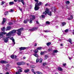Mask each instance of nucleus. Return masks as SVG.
Returning a JSON list of instances; mask_svg holds the SVG:
<instances>
[{"label":"nucleus","instance_id":"nucleus-27","mask_svg":"<svg viewBox=\"0 0 74 74\" xmlns=\"http://www.w3.org/2000/svg\"><path fill=\"white\" fill-rule=\"evenodd\" d=\"M50 31L49 30H46L43 31V32L45 33H48Z\"/></svg>","mask_w":74,"mask_h":74},{"label":"nucleus","instance_id":"nucleus-53","mask_svg":"<svg viewBox=\"0 0 74 74\" xmlns=\"http://www.w3.org/2000/svg\"><path fill=\"white\" fill-rule=\"evenodd\" d=\"M19 10L21 11H22V9L20 7H19Z\"/></svg>","mask_w":74,"mask_h":74},{"label":"nucleus","instance_id":"nucleus-62","mask_svg":"<svg viewBox=\"0 0 74 74\" xmlns=\"http://www.w3.org/2000/svg\"><path fill=\"white\" fill-rule=\"evenodd\" d=\"M36 23H37L38 24V21H36Z\"/></svg>","mask_w":74,"mask_h":74},{"label":"nucleus","instance_id":"nucleus-21","mask_svg":"<svg viewBox=\"0 0 74 74\" xmlns=\"http://www.w3.org/2000/svg\"><path fill=\"white\" fill-rule=\"evenodd\" d=\"M33 55L34 56H35V57H36V58H38V55L36 53L34 54Z\"/></svg>","mask_w":74,"mask_h":74},{"label":"nucleus","instance_id":"nucleus-11","mask_svg":"<svg viewBox=\"0 0 74 74\" xmlns=\"http://www.w3.org/2000/svg\"><path fill=\"white\" fill-rule=\"evenodd\" d=\"M48 55H45L44 56V60H47V59H48Z\"/></svg>","mask_w":74,"mask_h":74},{"label":"nucleus","instance_id":"nucleus-22","mask_svg":"<svg viewBox=\"0 0 74 74\" xmlns=\"http://www.w3.org/2000/svg\"><path fill=\"white\" fill-rule=\"evenodd\" d=\"M11 27L10 26H8V27H7V28L6 29V30H10V29H11Z\"/></svg>","mask_w":74,"mask_h":74},{"label":"nucleus","instance_id":"nucleus-33","mask_svg":"<svg viewBox=\"0 0 74 74\" xmlns=\"http://www.w3.org/2000/svg\"><path fill=\"white\" fill-rule=\"evenodd\" d=\"M46 25H49L50 24V22L48 21H47L46 22Z\"/></svg>","mask_w":74,"mask_h":74},{"label":"nucleus","instance_id":"nucleus-30","mask_svg":"<svg viewBox=\"0 0 74 74\" xmlns=\"http://www.w3.org/2000/svg\"><path fill=\"white\" fill-rule=\"evenodd\" d=\"M42 49V47H39L37 48V49H38V50H41Z\"/></svg>","mask_w":74,"mask_h":74},{"label":"nucleus","instance_id":"nucleus-45","mask_svg":"<svg viewBox=\"0 0 74 74\" xmlns=\"http://www.w3.org/2000/svg\"><path fill=\"white\" fill-rule=\"evenodd\" d=\"M7 14H8V12H5V15H7Z\"/></svg>","mask_w":74,"mask_h":74},{"label":"nucleus","instance_id":"nucleus-7","mask_svg":"<svg viewBox=\"0 0 74 74\" xmlns=\"http://www.w3.org/2000/svg\"><path fill=\"white\" fill-rule=\"evenodd\" d=\"M25 64V63L24 62H18L17 63V65L18 66H20V65H23Z\"/></svg>","mask_w":74,"mask_h":74},{"label":"nucleus","instance_id":"nucleus-56","mask_svg":"<svg viewBox=\"0 0 74 74\" xmlns=\"http://www.w3.org/2000/svg\"><path fill=\"white\" fill-rule=\"evenodd\" d=\"M69 60H71V59H72V58L71 57H69Z\"/></svg>","mask_w":74,"mask_h":74},{"label":"nucleus","instance_id":"nucleus-26","mask_svg":"<svg viewBox=\"0 0 74 74\" xmlns=\"http://www.w3.org/2000/svg\"><path fill=\"white\" fill-rule=\"evenodd\" d=\"M33 20L32 19V18H30V21H29L30 23L31 24V23H33V21H33Z\"/></svg>","mask_w":74,"mask_h":74},{"label":"nucleus","instance_id":"nucleus-58","mask_svg":"<svg viewBox=\"0 0 74 74\" xmlns=\"http://www.w3.org/2000/svg\"><path fill=\"white\" fill-rule=\"evenodd\" d=\"M34 46L35 47H36V46H37V44L35 43V44L34 45Z\"/></svg>","mask_w":74,"mask_h":74},{"label":"nucleus","instance_id":"nucleus-25","mask_svg":"<svg viewBox=\"0 0 74 74\" xmlns=\"http://www.w3.org/2000/svg\"><path fill=\"white\" fill-rule=\"evenodd\" d=\"M5 2L4 1H2L1 2V5H3V4H5Z\"/></svg>","mask_w":74,"mask_h":74},{"label":"nucleus","instance_id":"nucleus-5","mask_svg":"<svg viewBox=\"0 0 74 74\" xmlns=\"http://www.w3.org/2000/svg\"><path fill=\"white\" fill-rule=\"evenodd\" d=\"M10 40H12V42H13L12 45H14L15 44V39H13L12 37H11L10 38Z\"/></svg>","mask_w":74,"mask_h":74},{"label":"nucleus","instance_id":"nucleus-13","mask_svg":"<svg viewBox=\"0 0 74 74\" xmlns=\"http://www.w3.org/2000/svg\"><path fill=\"white\" fill-rule=\"evenodd\" d=\"M10 65H9V64H7L5 66V70H8V67H9Z\"/></svg>","mask_w":74,"mask_h":74},{"label":"nucleus","instance_id":"nucleus-9","mask_svg":"<svg viewBox=\"0 0 74 74\" xmlns=\"http://www.w3.org/2000/svg\"><path fill=\"white\" fill-rule=\"evenodd\" d=\"M6 21V18H3V21L2 22V25H3L4 24V23H5V22Z\"/></svg>","mask_w":74,"mask_h":74},{"label":"nucleus","instance_id":"nucleus-19","mask_svg":"<svg viewBox=\"0 0 74 74\" xmlns=\"http://www.w3.org/2000/svg\"><path fill=\"white\" fill-rule=\"evenodd\" d=\"M31 18H32V20H34V19H35V16H32V15H31Z\"/></svg>","mask_w":74,"mask_h":74},{"label":"nucleus","instance_id":"nucleus-37","mask_svg":"<svg viewBox=\"0 0 74 74\" xmlns=\"http://www.w3.org/2000/svg\"><path fill=\"white\" fill-rule=\"evenodd\" d=\"M25 73H27L29 71V69H26L25 71Z\"/></svg>","mask_w":74,"mask_h":74},{"label":"nucleus","instance_id":"nucleus-59","mask_svg":"<svg viewBox=\"0 0 74 74\" xmlns=\"http://www.w3.org/2000/svg\"><path fill=\"white\" fill-rule=\"evenodd\" d=\"M5 74H10V73L8 72H7Z\"/></svg>","mask_w":74,"mask_h":74},{"label":"nucleus","instance_id":"nucleus-43","mask_svg":"<svg viewBox=\"0 0 74 74\" xmlns=\"http://www.w3.org/2000/svg\"><path fill=\"white\" fill-rule=\"evenodd\" d=\"M44 52H41L40 53V54L41 55H43L44 54Z\"/></svg>","mask_w":74,"mask_h":74},{"label":"nucleus","instance_id":"nucleus-3","mask_svg":"<svg viewBox=\"0 0 74 74\" xmlns=\"http://www.w3.org/2000/svg\"><path fill=\"white\" fill-rule=\"evenodd\" d=\"M43 14L46 15L47 14L49 16L52 15V12L50 11H49V10L47 8H46L45 10V11L43 13Z\"/></svg>","mask_w":74,"mask_h":74},{"label":"nucleus","instance_id":"nucleus-20","mask_svg":"<svg viewBox=\"0 0 74 74\" xmlns=\"http://www.w3.org/2000/svg\"><path fill=\"white\" fill-rule=\"evenodd\" d=\"M27 22H29V20H25L23 21V23H27Z\"/></svg>","mask_w":74,"mask_h":74},{"label":"nucleus","instance_id":"nucleus-15","mask_svg":"<svg viewBox=\"0 0 74 74\" xmlns=\"http://www.w3.org/2000/svg\"><path fill=\"white\" fill-rule=\"evenodd\" d=\"M18 2H22L23 4L24 5L25 4V3L24 1H23V0H18Z\"/></svg>","mask_w":74,"mask_h":74},{"label":"nucleus","instance_id":"nucleus-39","mask_svg":"<svg viewBox=\"0 0 74 74\" xmlns=\"http://www.w3.org/2000/svg\"><path fill=\"white\" fill-rule=\"evenodd\" d=\"M70 3V2L69 1H67L66 2V4H69Z\"/></svg>","mask_w":74,"mask_h":74},{"label":"nucleus","instance_id":"nucleus-50","mask_svg":"<svg viewBox=\"0 0 74 74\" xmlns=\"http://www.w3.org/2000/svg\"><path fill=\"white\" fill-rule=\"evenodd\" d=\"M35 1H36V2L37 3L38 2V0H34Z\"/></svg>","mask_w":74,"mask_h":74},{"label":"nucleus","instance_id":"nucleus-2","mask_svg":"<svg viewBox=\"0 0 74 74\" xmlns=\"http://www.w3.org/2000/svg\"><path fill=\"white\" fill-rule=\"evenodd\" d=\"M41 2H39L38 3H36L35 5L34 10L35 11H37L39 9H40V5H41Z\"/></svg>","mask_w":74,"mask_h":74},{"label":"nucleus","instance_id":"nucleus-42","mask_svg":"<svg viewBox=\"0 0 74 74\" xmlns=\"http://www.w3.org/2000/svg\"><path fill=\"white\" fill-rule=\"evenodd\" d=\"M46 65H47L46 63L45 62V63H43V66H46Z\"/></svg>","mask_w":74,"mask_h":74},{"label":"nucleus","instance_id":"nucleus-40","mask_svg":"<svg viewBox=\"0 0 74 74\" xmlns=\"http://www.w3.org/2000/svg\"><path fill=\"white\" fill-rule=\"evenodd\" d=\"M38 62H39V59L38 58L36 60V62L38 63Z\"/></svg>","mask_w":74,"mask_h":74},{"label":"nucleus","instance_id":"nucleus-63","mask_svg":"<svg viewBox=\"0 0 74 74\" xmlns=\"http://www.w3.org/2000/svg\"><path fill=\"white\" fill-rule=\"evenodd\" d=\"M52 55H55V53H52Z\"/></svg>","mask_w":74,"mask_h":74},{"label":"nucleus","instance_id":"nucleus-34","mask_svg":"<svg viewBox=\"0 0 74 74\" xmlns=\"http://www.w3.org/2000/svg\"><path fill=\"white\" fill-rule=\"evenodd\" d=\"M42 58H40V59L39 60V62L40 63H41L42 62Z\"/></svg>","mask_w":74,"mask_h":74},{"label":"nucleus","instance_id":"nucleus-60","mask_svg":"<svg viewBox=\"0 0 74 74\" xmlns=\"http://www.w3.org/2000/svg\"><path fill=\"white\" fill-rule=\"evenodd\" d=\"M73 35H74V30H73Z\"/></svg>","mask_w":74,"mask_h":74},{"label":"nucleus","instance_id":"nucleus-46","mask_svg":"<svg viewBox=\"0 0 74 74\" xmlns=\"http://www.w3.org/2000/svg\"><path fill=\"white\" fill-rule=\"evenodd\" d=\"M9 25H12V23L11 22H9L8 23Z\"/></svg>","mask_w":74,"mask_h":74},{"label":"nucleus","instance_id":"nucleus-51","mask_svg":"<svg viewBox=\"0 0 74 74\" xmlns=\"http://www.w3.org/2000/svg\"><path fill=\"white\" fill-rule=\"evenodd\" d=\"M19 73H20L19 72H16V74H19Z\"/></svg>","mask_w":74,"mask_h":74},{"label":"nucleus","instance_id":"nucleus-47","mask_svg":"<svg viewBox=\"0 0 74 74\" xmlns=\"http://www.w3.org/2000/svg\"><path fill=\"white\" fill-rule=\"evenodd\" d=\"M10 12H14V10L12 9H11L10 10Z\"/></svg>","mask_w":74,"mask_h":74},{"label":"nucleus","instance_id":"nucleus-23","mask_svg":"<svg viewBox=\"0 0 74 74\" xmlns=\"http://www.w3.org/2000/svg\"><path fill=\"white\" fill-rule=\"evenodd\" d=\"M68 41L71 44H72V40L71 39H69L68 40Z\"/></svg>","mask_w":74,"mask_h":74},{"label":"nucleus","instance_id":"nucleus-18","mask_svg":"<svg viewBox=\"0 0 74 74\" xmlns=\"http://www.w3.org/2000/svg\"><path fill=\"white\" fill-rule=\"evenodd\" d=\"M9 3L10 5H11L14 4V2H9Z\"/></svg>","mask_w":74,"mask_h":74},{"label":"nucleus","instance_id":"nucleus-12","mask_svg":"<svg viewBox=\"0 0 74 74\" xmlns=\"http://www.w3.org/2000/svg\"><path fill=\"white\" fill-rule=\"evenodd\" d=\"M26 48H27V47H22L19 48V49L22 50H23L24 49H26Z\"/></svg>","mask_w":74,"mask_h":74},{"label":"nucleus","instance_id":"nucleus-10","mask_svg":"<svg viewBox=\"0 0 74 74\" xmlns=\"http://www.w3.org/2000/svg\"><path fill=\"white\" fill-rule=\"evenodd\" d=\"M52 11L53 12H55L56 11V8H55V7H52L51 9Z\"/></svg>","mask_w":74,"mask_h":74},{"label":"nucleus","instance_id":"nucleus-44","mask_svg":"<svg viewBox=\"0 0 74 74\" xmlns=\"http://www.w3.org/2000/svg\"><path fill=\"white\" fill-rule=\"evenodd\" d=\"M41 17L42 18H45V16L44 15H42Z\"/></svg>","mask_w":74,"mask_h":74},{"label":"nucleus","instance_id":"nucleus-41","mask_svg":"<svg viewBox=\"0 0 74 74\" xmlns=\"http://www.w3.org/2000/svg\"><path fill=\"white\" fill-rule=\"evenodd\" d=\"M52 48H50L49 49H48V51L49 52H50V51H52Z\"/></svg>","mask_w":74,"mask_h":74},{"label":"nucleus","instance_id":"nucleus-24","mask_svg":"<svg viewBox=\"0 0 74 74\" xmlns=\"http://www.w3.org/2000/svg\"><path fill=\"white\" fill-rule=\"evenodd\" d=\"M22 68H20V69H18V71L20 73H21L22 72Z\"/></svg>","mask_w":74,"mask_h":74},{"label":"nucleus","instance_id":"nucleus-49","mask_svg":"<svg viewBox=\"0 0 74 74\" xmlns=\"http://www.w3.org/2000/svg\"><path fill=\"white\" fill-rule=\"evenodd\" d=\"M73 15H71V19H73Z\"/></svg>","mask_w":74,"mask_h":74},{"label":"nucleus","instance_id":"nucleus-57","mask_svg":"<svg viewBox=\"0 0 74 74\" xmlns=\"http://www.w3.org/2000/svg\"><path fill=\"white\" fill-rule=\"evenodd\" d=\"M68 20H71V18H68Z\"/></svg>","mask_w":74,"mask_h":74},{"label":"nucleus","instance_id":"nucleus-36","mask_svg":"<svg viewBox=\"0 0 74 74\" xmlns=\"http://www.w3.org/2000/svg\"><path fill=\"white\" fill-rule=\"evenodd\" d=\"M34 52L35 53H38V50H37V49H36L34 51Z\"/></svg>","mask_w":74,"mask_h":74},{"label":"nucleus","instance_id":"nucleus-1","mask_svg":"<svg viewBox=\"0 0 74 74\" xmlns=\"http://www.w3.org/2000/svg\"><path fill=\"white\" fill-rule=\"evenodd\" d=\"M23 28H21L18 29H17L16 30H13L11 32H10L9 33L7 34V33L5 32H2L0 33V39L1 38L3 37V34H6V36H14L15 34V32H17V34L18 36H21V32L23 31Z\"/></svg>","mask_w":74,"mask_h":74},{"label":"nucleus","instance_id":"nucleus-35","mask_svg":"<svg viewBox=\"0 0 74 74\" xmlns=\"http://www.w3.org/2000/svg\"><path fill=\"white\" fill-rule=\"evenodd\" d=\"M69 31V29H67L65 30V33H67Z\"/></svg>","mask_w":74,"mask_h":74},{"label":"nucleus","instance_id":"nucleus-48","mask_svg":"<svg viewBox=\"0 0 74 74\" xmlns=\"http://www.w3.org/2000/svg\"><path fill=\"white\" fill-rule=\"evenodd\" d=\"M49 5L48 3H47L45 5V6H47Z\"/></svg>","mask_w":74,"mask_h":74},{"label":"nucleus","instance_id":"nucleus-28","mask_svg":"<svg viewBox=\"0 0 74 74\" xmlns=\"http://www.w3.org/2000/svg\"><path fill=\"white\" fill-rule=\"evenodd\" d=\"M51 44V43L50 42H47V46H49Z\"/></svg>","mask_w":74,"mask_h":74},{"label":"nucleus","instance_id":"nucleus-64","mask_svg":"<svg viewBox=\"0 0 74 74\" xmlns=\"http://www.w3.org/2000/svg\"><path fill=\"white\" fill-rule=\"evenodd\" d=\"M34 74H36V73L35 72H34Z\"/></svg>","mask_w":74,"mask_h":74},{"label":"nucleus","instance_id":"nucleus-14","mask_svg":"<svg viewBox=\"0 0 74 74\" xmlns=\"http://www.w3.org/2000/svg\"><path fill=\"white\" fill-rule=\"evenodd\" d=\"M11 58H12V59H15L16 58V55H12L11 56Z\"/></svg>","mask_w":74,"mask_h":74},{"label":"nucleus","instance_id":"nucleus-38","mask_svg":"<svg viewBox=\"0 0 74 74\" xmlns=\"http://www.w3.org/2000/svg\"><path fill=\"white\" fill-rule=\"evenodd\" d=\"M36 73L38 74H42L41 72L39 71L37 72Z\"/></svg>","mask_w":74,"mask_h":74},{"label":"nucleus","instance_id":"nucleus-16","mask_svg":"<svg viewBox=\"0 0 74 74\" xmlns=\"http://www.w3.org/2000/svg\"><path fill=\"white\" fill-rule=\"evenodd\" d=\"M58 70L59 71H62L63 70V69L61 67H58Z\"/></svg>","mask_w":74,"mask_h":74},{"label":"nucleus","instance_id":"nucleus-29","mask_svg":"<svg viewBox=\"0 0 74 74\" xmlns=\"http://www.w3.org/2000/svg\"><path fill=\"white\" fill-rule=\"evenodd\" d=\"M2 32H4L5 31V27H3L1 29Z\"/></svg>","mask_w":74,"mask_h":74},{"label":"nucleus","instance_id":"nucleus-31","mask_svg":"<svg viewBox=\"0 0 74 74\" xmlns=\"http://www.w3.org/2000/svg\"><path fill=\"white\" fill-rule=\"evenodd\" d=\"M53 52L54 53H57V52H58V51L57 50H54L53 51Z\"/></svg>","mask_w":74,"mask_h":74},{"label":"nucleus","instance_id":"nucleus-61","mask_svg":"<svg viewBox=\"0 0 74 74\" xmlns=\"http://www.w3.org/2000/svg\"><path fill=\"white\" fill-rule=\"evenodd\" d=\"M61 46L62 47H63V44H61Z\"/></svg>","mask_w":74,"mask_h":74},{"label":"nucleus","instance_id":"nucleus-6","mask_svg":"<svg viewBox=\"0 0 74 74\" xmlns=\"http://www.w3.org/2000/svg\"><path fill=\"white\" fill-rule=\"evenodd\" d=\"M38 29V27H34L32 29H29V30H30V31H33L34 30H37V29Z\"/></svg>","mask_w":74,"mask_h":74},{"label":"nucleus","instance_id":"nucleus-17","mask_svg":"<svg viewBox=\"0 0 74 74\" xmlns=\"http://www.w3.org/2000/svg\"><path fill=\"white\" fill-rule=\"evenodd\" d=\"M61 23L62 25V26H65L66 25V23L65 22H62Z\"/></svg>","mask_w":74,"mask_h":74},{"label":"nucleus","instance_id":"nucleus-8","mask_svg":"<svg viewBox=\"0 0 74 74\" xmlns=\"http://www.w3.org/2000/svg\"><path fill=\"white\" fill-rule=\"evenodd\" d=\"M2 63V64H3V63H8V62H6L5 61H4L3 60H2L0 62V63Z\"/></svg>","mask_w":74,"mask_h":74},{"label":"nucleus","instance_id":"nucleus-4","mask_svg":"<svg viewBox=\"0 0 74 74\" xmlns=\"http://www.w3.org/2000/svg\"><path fill=\"white\" fill-rule=\"evenodd\" d=\"M8 36H6L5 37L3 38L4 42L6 43H7V42L8 41V38H9Z\"/></svg>","mask_w":74,"mask_h":74},{"label":"nucleus","instance_id":"nucleus-54","mask_svg":"<svg viewBox=\"0 0 74 74\" xmlns=\"http://www.w3.org/2000/svg\"><path fill=\"white\" fill-rule=\"evenodd\" d=\"M31 70L32 72H33V73L34 72V69H32Z\"/></svg>","mask_w":74,"mask_h":74},{"label":"nucleus","instance_id":"nucleus-52","mask_svg":"<svg viewBox=\"0 0 74 74\" xmlns=\"http://www.w3.org/2000/svg\"><path fill=\"white\" fill-rule=\"evenodd\" d=\"M66 63H64V64H63V66H66Z\"/></svg>","mask_w":74,"mask_h":74},{"label":"nucleus","instance_id":"nucleus-32","mask_svg":"<svg viewBox=\"0 0 74 74\" xmlns=\"http://www.w3.org/2000/svg\"><path fill=\"white\" fill-rule=\"evenodd\" d=\"M30 67L31 68H35V67H36V66L34 65H31Z\"/></svg>","mask_w":74,"mask_h":74},{"label":"nucleus","instance_id":"nucleus-55","mask_svg":"<svg viewBox=\"0 0 74 74\" xmlns=\"http://www.w3.org/2000/svg\"><path fill=\"white\" fill-rule=\"evenodd\" d=\"M14 2H17V1H18V0H14Z\"/></svg>","mask_w":74,"mask_h":74}]
</instances>
